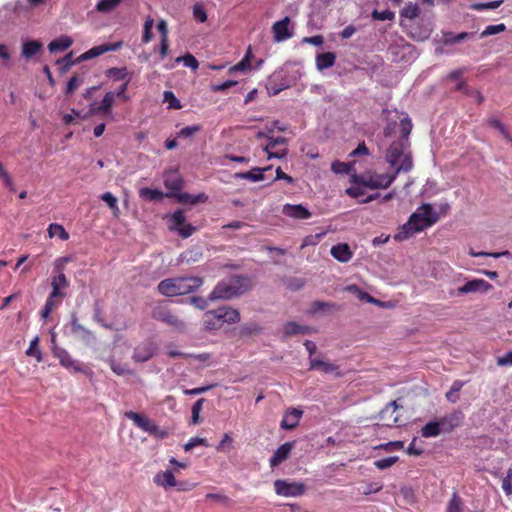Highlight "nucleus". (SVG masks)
Instances as JSON below:
<instances>
[{
	"label": "nucleus",
	"instance_id": "4be33fe9",
	"mask_svg": "<svg viewBox=\"0 0 512 512\" xmlns=\"http://www.w3.org/2000/svg\"><path fill=\"white\" fill-rule=\"evenodd\" d=\"M338 369L339 367L335 364L325 362L314 357L309 358V370H318L324 374L335 372L336 375L339 376L340 373L338 372Z\"/></svg>",
	"mask_w": 512,
	"mask_h": 512
},
{
	"label": "nucleus",
	"instance_id": "774afa93",
	"mask_svg": "<svg viewBox=\"0 0 512 512\" xmlns=\"http://www.w3.org/2000/svg\"><path fill=\"white\" fill-rule=\"evenodd\" d=\"M502 489L507 496L512 495V469H509L507 475L502 479Z\"/></svg>",
	"mask_w": 512,
	"mask_h": 512
},
{
	"label": "nucleus",
	"instance_id": "e2e57ef3",
	"mask_svg": "<svg viewBox=\"0 0 512 512\" xmlns=\"http://www.w3.org/2000/svg\"><path fill=\"white\" fill-rule=\"evenodd\" d=\"M472 35H473L472 33H468V32H462V33H459L458 35H454L453 33H447L444 35V37H445L446 43L455 44V43H459V42L469 38Z\"/></svg>",
	"mask_w": 512,
	"mask_h": 512
},
{
	"label": "nucleus",
	"instance_id": "2f4dec72",
	"mask_svg": "<svg viewBox=\"0 0 512 512\" xmlns=\"http://www.w3.org/2000/svg\"><path fill=\"white\" fill-rule=\"evenodd\" d=\"M62 299L63 298H60V296H53V293L50 292L49 296L46 299L44 307L41 310V317L43 319H47L51 312L61 303Z\"/></svg>",
	"mask_w": 512,
	"mask_h": 512
},
{
	"label": "nucleus",
	"instance_id": "6ab92c4d",
	"mask_svg": "<svg viewBox=\"0 0 512 512\" xmlns=\"http://www.w3.org/2000/svg\"><path fill=\"white\" fill-rule=\"evenodd\" d=\"M293 447L294 442H286L278 447L273 456L270 458V466L274 468L285 461L289 457Z\"/></svg>",
	"mask_w": 512,
	"mask_h": 512
},
{
	"label": "nucleus",
	"instance_id": "412c9836",
	"mask_svg": "<svg viewBox=\"0 0 512 512\" xmlns=\"http://www.w3.org/2000/svg\"><path fill=\"white\" fill-rule=\"evenodd\" d=\"M463 415L461 412H453L438 420L442 432H450L458 427L462 421Z\"/></svg>",
	"mask_w": 512,
	"mask_h": 512
},
{
	"label": "nucleus",
	"instance_id": "cd10ccee",
	"mask_svg": "<svg viewBox=\"0 0 512 512\" xmlns=\"http://www.w3.org/2000/svg\"><path fill=\"white\" fill-rule=\"evenodd\" d=\"M164 184L171 191H179L183 187V180L177 172H170L165 174Z\"/></svg>",
	"mask_w": 512,
	"mask_h": 512
},
{
	"label": "nucleus",
	"instance_id": "f704fd0d",
	"mask_svg": "<svg viewBox=\"0 0 512 512\" xmlns=\"http://www.w3.org/2000/svg\"><path fill=\"white\" fill-rule=\"evenodd\" d=\"M457 91H460L462 93H464L465 95L467 96H472V95H476L477 97V102L479 104H481L483 101H484V97L483 95L481 94L480 91L472 88V87H469L466 83V81L464 80H460L457 85H456V88H455Z\"/></svg>",
	"mask_w": 512,
	"mask_h": 512
},
{
	"label": "nucleus",
	"instance_id": "f03ea898",
	"mask_svg": "<svg viewBox=\"0 0 512 512\" xmlns=\"http://www.w3.org/2000/svg\"><path fill=\"white\" fill-rule=\"evenodd\" d=\"M204 283L198 276L166 278L158 283L157 290L166 297L186 295L197 291Z\"/></svg>",
	"mask_w": 512,
	"mask_h": 512
},
{
	"label": "nucleus",
	"instance_id": "6e6552de",
	"mask_svg": "<svg viewBox=\"0 0 512 512\" xmlns=\"http://www.w3.org/2000/svg\"><path fill=\"white\" fill-rule=\"evenodd\" d=\"M287 144L288 141L285 137H268V143L263 150L267 153L268 159H282L285 158L288 153Z\"/></svg>",
	"mask_w": 512,
	"mask_h": 512
},
{
	"label": "nucleus",
	"instance_id": "8fccbe9b",
	"mask_svg": "<svg viewBox=\"0 0 512 512\" xmlns=\"http://www.w3.org/2000/svg\"><path fill=\"white\" fill-rule=\"evenodd\" d=\"M100 198L109 206V208L113 211L114 215L117 216L119 212L117 198L111 192L103 193L100 196Z\"/></svg>",
	"mask_w": 512,
	"mask_h": 512
},
{
	"label": "nucleus",
	"instance_id": "c85d7f7f",
	"mask_svg": "<svg viewBox=\"0 0 512 512\" xmlns=\"http://www.w3.org/2000/svg\"><path fill=\"white\" fill-rule=\"evenodd\" d=\"M114 100H115L114 92H107L104 95L99 106L95 109V112L97 114H102L105 116L111 114V109H112Z\"/></svg>",
	"mask_w": 512,
	"mask_h": 512
},
{
	"label": "nucleus",
	"instance_id": "39448f33",
	"mask_svg": "<svg viewBox=\"0 0 512 512\" xmlns=\"http://www.w3.org/2000/svg\"><path fill=\"white\" fill-rule=\"evenodd\" d=\"M124 415L127 419L133 421L134 425L139 429L147 432L155 438L165 439L169 435V432L166 429L160 428L153 420L143 414L134 411H127Z\"/></svg>",
	"mask_w": 512,
	"mask_h": 512
},
{
	"label": "nucleus",
	"instance_id": "72a5a7b5",
	"mask_svg": "<svg viewBox=\"0 0 512 512\" xmlns=\"http://www.w3.org/2000/svg\"><path fill=\"white\" fill-rule=\"evenodd\" d=\"M313 331L310 326L300 325L296 322H288L284 327L286 335L309 334Z\"/></svg>",
	"mask_w": 512,
	"mask_h": 512
},
{
	"label": "nucleus",
	"instance_id": "603ef678",
	"mask_svg": "<svg viewBox=\"0 0 512 512\" xmlns=\"http://www.w3.org/2000/svg\"><path fill=\"white\" fill-rule=\"evenodd\" d=\"M176 62H183L184 66L191 68L193 71H196L199 67L197 59L190 53L178 57Z\"/></svg>",
	"mask_w": 512,
	"mask_h": 512
},
{
	"label": "nucleus",
	"instance_id": "7c9ffc66",
	"mask_svg": "<svg viewBox=\"0 0 512 512\" xmlns=\"http://www.w3.org/2000/svg\"><path fill=\"white\" fill-rule=\"evenodd\" d=\"M72 44L73 40L69 36H61L51 41L48 45V49L51 53L64 51L68 49Z\"/></svg>",
	"mask_w": 512,
	"mask_h": 512
},
{
	"label": "nucleus",
	"instance_id": "ddd939ff",
	"mask_svg": "<svg viewBox=\"0 0 512 512\" xmlns=\"http://www.w3.org/2000/svg\"><path fill=\"white\" fill-rule=\"evenodd\" d=\"M290 22V18L286 16L272 25L273 39L275 42H283L293 36V31L289 27Z\"/></svg>",
	"mask_w": 512,
	"mask_h": 512
},
{
	"label": "nucleus",
	"instance_id": "37998d69",
	"mask_svg": "<svg viewBox=\"0 0 512 512\" xmlns=\"http://www.w3.org/2000/svg\"><path fill=\"white\" fill-rule=\"evenodd\" d=\"M106 76L113 79L114 81H126L128 79V71L126 67L122 68H110L106 71Z\"/></svg>",
	"mask_w": 512,
	"mask_h": 512
},
{
	"label": "nucleus",
	"instance_id": "4468645a",
	"mask_svg": "<svg viewBox=\"0 0 512 512\" xmlns=\"http://www.w3.org/2000/svg\"><path fill=\"white\" fill-rule=\"evenodd\" d=\"M398 405L396 401H392L383 408L379 414L382 421L381 425L385 427H392L399 422V415L397 413Z\"/></svg>",
	"mask_w": 512,
	"mask_h": 512
},
{
	"label": "nucleus",
	"instance_id": "2eb2a0df",
	"mask_svg": "<svg viewBox=\"0 0 512 512\" xmlns=\"http://www.w3.org/2000/svg\"><path fill=\"white\" fill-rule=\"evenodd\" d=\"M121 42L116 43H105L98 46H94L79 57V61L89 60L98 57L109 51H117L121 47Z\"/></svg>",
	"mask_w": 512,
	"mask_h": 512
},
{
	"label": "nucleus",
	"instance_id": "20e7f679",
	"mask_svg": "<svg viewBox=\"0 0 512 512\" xmlns=\"http://www.w3.org/2000/svg\"><path fill=\"white\" fill-rule=\"evenodd\" d=\"M253 282L248 276H232L219 282L209 295L210 300L231 299L251 290Z\"/></svg>",
	"mask_w": 512,
	"mask_h": 512
},
{
	"label": "nucleus",
	"instance_id": "bb28decb",
	"mask_svg": "<svg viewBox=\"0 0 512 512\" xmlns=\"http://www.w3.org/2000/svg\"><path fill=\"white\" fill-rule=\"evenodd\" d=\"M271 167L258 168L255 167L248 172L237 173L236 176L241 179H246L251 182L263 181L265 179L264 172L270 170Z\"/></svg>",
	"mask_w": 512,
	"mask_h": 512
},
{
	"label": "nucleus",
	"instance_id": "0e129e2a",
	"mask_svg": "<svg viewBox=\"0 0 512 512\" xmlns=\"http://www.w3.org/2000/svg\"><path fill=\"white\" fill-rule=\"evenodd\" d=\"M83 83V79L79 76H73L69 79L66 85L65 94H72L76 89H78Z\"/></svg>",
	"mask_w": 512,
	"mask_h": 512
},
{
	"label": "nucleus",
	"instance_id": "0eeeda50",
	"mask_svg": "<svg viewBox=\"0 0 512 512\" xmlns=\"http://www.w3.org/2000/svg\"><path fill=\"white\" fill-rule=\"evenodd\" d=\"M52 353L56 357L60 364L74 373H87V369L77 360L73 359L67 350L64 348L54 346Z\"/></svg>",
	"mask_w": 512,
	"mask_h": 512
},
{
	"label": "nucleus",
	"instance_id": "052dcab7",
	"mask_svg": "<svg viewBox=\"0 0 512 512\" xmlns=\"http://www.w3.org/2000/svg\"><path fill=\"white\" fill-rule=\"evenodd\" d=\"M204 401L205 400L203 398H201V399H198L193 404L192 409H191V412H192L191 423L192 424H198L200 422L199 415L203 408Z\"/></svg>",
	"mask_w": 512,
	"mask_h": 512
},
{
	"label": "nucleus",
	"instance_id": "a878e982",
	"mask_svg": "<svg viewBox=\"0 0 512 512\" xmlns=\"http://www.w3.org/2000/svg\"><path fill=\"white\" fill-rule=\"evenodd\" d=\"M336 61V54L333 52H324L316 56V67L319 71L331 68Z\"/></svg>",
	"mask_w": 512,
	"mask_h": 512
},
{
	"label": "nucleus",
	"instance_id": "4d7b16f0",
	"mask_svg": "<svg viewBox=\"0 0 512 512\" xmlns=\"http://www.w3.org/2000/svg\"><path fill=\"white\" fill-rule=\"evenodd\" d=\"M506 30V26L503 23L496 25H488L481 33L480 37H488L490 35L498 34L504 32Z\"/></svg>",
	"mask_w": 512,
	"mask_h": 512
},
{
	"label": "nucleus",
	"instance_id": "c756f323",
	"mask_svg": "<svg viewBox=\"0 0 512 512\" xmlns=\"http://www.w3.org/2000/svg\"><path fill=\"white\" fill-rule=\"evenodd\" d=\"M42 43L37 40L26 41L22 44V55L29 59L42 50Z\"/></svg>",
	"mask_w": 512,
	"mask_h": 512
},
{
	"label": "nucleus",
	"instance_id": "680f3d73",
	"mask_svg": "<svg viewBox=\"0 0 512 512\" xmlns=\"http://www.w3.org/2000/svg\"><path fill=\"white\" fill-rule=\"evenodd\" d=\"M154 20L152 18L146 19L143 26V35L142 42L148 43L152 39V28H153Z\"/></svg>",
	"mask_w": 512,
	"mask_h": 512
},
{
	"label": "nucleus",
	"instance_id": "09e8293b",
	"mask_svg": "<svg viewBox=\"0 0 512 512\" xmlns=\"http://www.w3.org/2000/svg\"><path fill=\"white\" fill-rule=\"evenodd\" d=\"M251 57H252V53H251V49L249 48L248 51L246 52L244 58L240 62H238L237 64L232 66L229 71L237 72V71L247 70L251 66Z\"/></svg>",
	"mask_w": 512,
	"mask_h": 512
},
{
	"label": "nucleus",
	"instance_id": "1a4fd4ad",
	"mask_svg": "<svg viewBox=\"0 0 512 512\" xmlns=\"http://www.w3.org/2000/svg\"><path fill=\"white\" fill-rule=\"evenodd\" d=\"M274 489L278 495L285 497H297L305 493L306 486L303 483L288 482L286 480L278 479L274 482Z\"/></svg>",
	"mask_w": 512,
	"mask_h": 512
},
{
	"label": "nucleus",
	"instance_id": "de8ad7c7",
	"mask_svg": "<svg viewBox=\"0 0 512 512\" xmlns=\"http://www.w3.org/2000/svg\"><path fill=\"white\" fill-rule=\"evenodd\" d=\"M463 511V501L460 496L454 492L452 494L451 499L449 500L446 512H462Z\"/></svg>",
	"mask_w": 512,
	"mask_h": 512
},
{
	"label": "nucleus",
	"instance_id": "f257e3e1",
	"mask_svg": "<svg viewBox=\"0 0 512 512\" xmlns=\"http://www.w3.org/2000/svg\"><path fill=\"white\" fill-rule=\"evenodd\" d=\"M439 220V215L433 210L431 204H423L411 214L406 224L402 226V231L395 235V239L402 241L417 232L431 227Z\"/></svg>",
	"mask_w": 512,
	"mask_h": 512
},
{
	"label": "nucleus",
	"instance_id": "9b49d317",
	"mask_svg": "<svg viewBox=\"0 0 512 512\" xmlns=\"http://www.w3.org/2000/svg\"><path fill=\"white\" fill-rule=\"evenodd\" d=\"M171 222L170 228L176 230L183 238L190 237L196 231L194 226L186 222V216L182 210H177L172 214Z\"/></svg>",
	"mask_w": 512,
	"mask_h": 512
},
{
	"label": "nucleus",
	"instance_id": "4c0bfd02",
	"mask_svg": "<svg viewBox=\"0 0 512 512\" xmlns=\"http://www.w3.org/2000/svg\"><path fill=\"white\" fill-rule=\"evenodd\" d=\"M336 308H337V305L334 303L317 300V301H314L311 303L307 312L310 315H315L320 311H326V310L329 311L331 309H336Z\"/></svg>",
	"mask_w": 512,
	"mask_h": 512
},
{
	"label": "nucleus",
	"instance_id": "79ce46f5",
	"mask_svg": "<svg viewBox=\"0 0 512 512\" xmlns=\"http://www.w3.org/2000/svg\"><path fill=\"white\" fill-rule=\"evenodd\" d=\"M139 196L149 201H157L163 198V193L158 189L144 187L139 190Z\"/></svg>",
	"mask_w": 512,
	"mask_h": 512
},
{
	"label": "nucleus",
	"instance_id": "bf43d9fd",
	"mask_svg": "<svg viewBox=\"0 0 512 512\" xmlns=\"http://www.w3.org/2000/svg\"><path fill=\"white\" fill-rule=\"evenodd\" d=\"M373 20L386 21L393 20L395 18V13L389 9L384 11L374 10L371 14Z\"/></svg>",
	"mask_w": 512,
	"mask_h": 512
},
{
	"label": "nucleus",
	"instance_id": "13d9d810",
	"mask_svg": "<svg viewBox=\"0 0 512 512\" xmlns=\"http://www.w3.org/2000/svg\"><path fill=\"white\" fill-rule=\"evenodd\" d=\"M418 15H419V7L417 4L409 3L401 11V16L408 18V19H414Z\"/></svg>",
	"mask_w": 512,
	"mask_h": 512
},
{
	"label": "nucleus",
	"instance_id": "69168bd1",
	"mask_svg": "<svg viewBox=\"0 0 512 512\" xmlns=\"http://www.w3.org/2000/svg\"><path fill=\"white\" fill-rule=\"evenodd\" d=\"M164 101L168 103L170 109H180L182 107L180 100L171 91L164 92Z\"/></svg>",
	"mask_w": 512,
	"mask_h": 512
},
{
	"label": "nucleus",
	"instance_id": "aec40b11",
	"mask_svg": "<svg viewBox=\"0 0 512 512\" xmlns=\"http://www.w3.org/2000/svg\"><path fill=\"white\" fill-rule=\"evenodd\" d=\"M215 313L216 317L221 318L222 323L232 324L240 321V312L232 307H218Z\"/></svg>",
	"mask_w": 512,
	"mask_h": 512
},
{
	"label": "nucleus",
	"instance_id": "7ed1b4c3",
	"mask_svg": "<svg viewBox=\"0 0 512 512\" xmlns=\"http://www.w3.org/2000/svg\"><path fill=\"white\" fill-rule=\"evenodd\" d=\"M413 168L412 157L406 155L404 157L403 163H400L399 166L395 169L393 174H369V175H359L354 176V182L356 184H360L361 186L370 188V189H385L388 188L397 178L398 174L401 172L407 173Z\"/></svg>",
	"mask_w": 512,
	"mask_h": 512
},
{
	"label": "nucleus",
	"instance_id": "6e6d98bb",
	"mask_svg": "<svg viewBox=\"0 0 512 512\" xmlns=\"http://www.w3.org/2000/svg\"><path fill=\"white\" fill-rule=\"evenodd\" d=\"M398 460H399L398 456H391V457H387V458H383V459L374 461V465L376 468H378L380 470H384V469L392 467L395 463L398 462Z\"/></svg>",
	"mask_w": 512,
	"mask_h": 512
},
{
	"label": "nucleus",
	"instance_id": "a18cd8bd",
	"mask_svg": "<svg viewBox=\"0 0 512 512\" xmlns=\"http://www.w3.org/2000/svg\"><path fill=\"white\" fill-rule=\"evenodd\" d=\"M486 123L490 127L497 129L507 141L512 143V136L510 135L506 127L497 118H488Z\"/></svg>",
	"mask_w": 512,
	"mask_h": 512
},
{
	"label": "nucleus",
	"instance_id": "49530a36",
	"mask_svg": "<svg viewBox=\"0 0 512 512\" xmlns=\"http://www.w3.org/2000/svg\"><path fill=\"white\" fill-rule=\"evenodd\" d=\"M464 384L465 383L461 380H455L450 390L446 393L447 400L456 403L459 400L458 392L462 389Z\"/></svg>",
	"mask_w": 512,
	"mask_h": 512
},
{
	"label": "nucleus",
	"instance_id": "e433bc0d",
	"mask_svg": "<svg viewBox=\"0 0 512 512\" xmlns=\"http://www.w3.org/2000/svg\"><path fill=\"white\" fill-rule=\"evenodd\" d=\"M261 332V327L254 322L245 323L238 329V335L240 337H251Z\"/></svg>",
	"mask_w": 512,
	"mask_h": 512
},
{
	"label": "nucleus",
	"instance_id": "423d86ee",
	"mask_svg": "<svg viewBox=\"0 0 512 512\" xmlns=\"http://www.w3.org/2000/svg\"><path fill=\"white\" fill-rule=\"evenodd\" d=\"M152 318L163 322L169 326H173L178 330H184L185 323L176 314H174L167 306L157 305L152 310Z\"/></svg>",
	"mask_w": 512,
	"mask_h": 512
},
{
	"label": "nucleus",
	"instance_id": "dca6fc26",
	"mask_svg": "<svg viewBox=\"0 0 512 512\" xmlns=\"http://www.w3.org/2000/svg\"><path fill=\"white\" fill-rule=\"evenodd\" d=\"M493 286L484 279H473L458 288L459 294H468L476 292H488Z\"/></svg>",
	"mask_w": 512,
	"mask_h": 512
},
{
	"label": "nucleus",
	"instance_id": "58836bf2",
	"mask_svg": "<svg viewBox=\"0 0 512 512\" xmlns=\"http://www.w3.org/2000/svg\"><path fill=\"white\" fill-rule=\"evenodd\" d=\"M347 290L354 293L361 301H366L368 303H373L380 305V301L372 297L367 292H364L362 289H360L357 285H350L347 287Z\"/></svg>",
	"mask_w": 512,
	"mask_h": 512
},
{
	"label": "nucleus",
	"instance_id": "f3484780",
	"mask_svg": "<svg viewBox=\"0 0 512 512\" xmlns=\"http://www.w3.org/2000/svg\"><path fill=\"white\" fill-rule=\"evenodd\" d=\"M303 415V411L299 408L290 407L288 408L281 420L280 426L285 430H292L298 424Z\"/></svg>",
	"mask_w": 512,
	"mask_h": 512
},
{
	"label": "nucleus",
	"instance_id": "a19ab883",
	"mask_svg": "<svg viewBox=\"0 0 512 512\" xmlns=\"http://www.w3.org/2000/svg\"><path fill=\"white\" fill-rule=\"evenodd\" d=\"M47 231L51 238L58 236L63 241H66L69 239V233L60 224H57V223L50 224Z\"/></svg>",
	"mask_w": 512,
	"mask_h": 512
},
{
	"label": "nucleus",
	"instance_id": "5701e85b",
	"mask_svg": "<svg viewBox=\"0 0 512 512\" xmlns=\"http://www.w3.org/2000/svg\"><path fill=\"white\" fill-rule=\"evenodd\" d=\"M69 284V280L64 273L54 276L51 281L53 296L64 298L66 296L65 290L69 287Z\"/></svg>",
	"mask_w": 512,
	"mask_h": 512
},
{
	"label": "nucleus",
	"instance_id": "c9c22d12",
	"mask_svg": "<svg viewBox=\"0 0 512 512\" xmlns=\"http://www.w3.org/2000/svg\"><path fill=\"white\" fill-rule=\"evenodd\" d=\"M441 432L442 430L438 421L428 422L421 429V435L425 438L437 437Z\"/></svg>",
	"mask_w": 512,
	"mask_h": 512
},
{
	"label": "nucleus",
	"instance_id": "5fc2aeb1",
	"mask_svg": "<svg viewBox=\"0 0 512 512\" xmlns=\"http://www.w3.org/2000/svg\"><path fill=\"white\" fill-rule=\"evenodd\" d=\"M400 130L401 138L399 140H404L405 143H408V137L412 130V123L409 118H404L400 121Z\"/></svg>",
	"mask_w": 512,
	"mask_h": 512
},
{
	"label": "nucleus",
	"instance_id": "b1692460",
	"mask_svg": "<svg viewBox=\"0 0 512 512\" xmlns=\"http://www.w3.org/2000/svg\"><path fill=\"white\" fill-rule=\"evenodd\" d=\"M283 213L294 219H308L311 217L310 211L302 205L286 204L283 207Z\"/></svg>",
	"mask_w": 512,
	"mask_h": 512
},
{
	"label": "nucleus",
	"instance_id": "c03bdc74",
	"mask_svg": "<svg viewBox=\"0 0 512 512\" xmlns=\"http://www.w3.org/2000/svg\"><path fill=\"white\" fill-rule=\"evenodd\" d=\"M354 169V162L335 161L331 165V170L336 174H349Z\"/></svg>",
	"mask_w": 512,
	"mask_h": 512
},
{
	"label": "nucleus",
	"instance_id": "3c124183",
	"mask_svg": "<svg viewBox=\"0 0 512 512\" xmlns=\"http://www.w3.org/2000/svg\"><path fill=\"white\" fill-rule=\"evenodd\" d=\"M120 2L121 0H101L97 3L96 9L99 12H110L115 9Z\"/></svg>",
	"mask_w": 512,
	"mask_h": 512
},
{
	"label": "nucleus",
	"instance_id": "473e14b6",
	"mask_svg": "<svg viewBox=\"0 0 512 512\" xmlns=\"http://www.w3.org/2000/svg\"><path fill=\"white\" fill-rule=\"evenodd\" d=\"M204 326L208 330L220 329L223 325L221 318L216 317L215 309L207 311L203 317Z\"/></svg>",
	"mask_w": 512,
	"mask_h": 512
},
{
	"label": "nucleus",
	"instance_id": "393cba45",
	"mask_svg": "<svg viewBox=\"0 0 512 512\" xmlns=\"http://www.w3.org/2000/svg\"><path fill=\"white\" fill-rule=\"evenodd\" d=\"M153 481L156 485L162 486L165 489L176 486V479L171 470L157 473Z\"/></svg>",
	"mask_w": 512,
	"mask_h": 512
},
{
	"label": "nucleus",
	"instance_id": "9d476101",
	"mask_svg": "<svg viewBox=\"0 0 512 512\" xmlns=\"http://www.w3.org/2000/svg\"><path fill=\"white\" fill-rule=\"evenodd\" d=\"M408 143H405L404 140H396L391 143L386 153L387 162L394 167L395 169L399 166V162L403 163L404 157L409 155L411 157V153H405V149Z\"/></svg>",
	"mask_w": 512,
	"mask_h": 512
},
{
	"label": "nucleus",
	"instance_id": "338daca9",
	"mask_svg": "<svg viewBox=\"0 0 512 512\" xmlns=\"http://www.w3.org/2000/svg\"><path fill=\"white\" fill-rule=\"evenodd\" d=\"M26 354L28 356H33L37 359V361L42 360V354L41 351L38 349V338L36 337L30 342L29 348L26 351Z\"/></svg>",
	"mask_w": 512,
	"mask_h": 512
},
{
	"label": "nucleus",
	"instance_id": "ea45409f",
	"mask_svg": "<svg viewBox=\"0 0 512 512\" xmlns=\"http://www.w3.org/2000/svg\"><path fill=\"white\" fill-rule=\"evenodd\" d=\"M107 362L111 370L119 376L131 375L133 373L126 364L119 363L114 358H109Z\"/></svg>",
	"mask_w": 512,
	"mask_h": 512
},
{
	"label": "nucleus",
	"instance_id": "a211bd4d",
	"mask_svg": "<svg viewBox=\"0 0 512 512\" xmlns=\"http://www.w3.org/2000/svg\"><path fill=\"white\" fill-rule=\"evenodd\" d=\"M333 258L342 263L349 262L353 257V252L347 243H338L333 245L330 250Z\"/></svg>",
	"mask_w": 512,
	"mask_h": 512
},
{
	"label": "nucleus",
	"instance_id": "864d4df0",
	"mask_svg": "<svg viewBox=\"0 0 512 512\" xmlns=\"http://www.w3.org/2000/svg\"><path fill=\"white\" fill-rule=\"evenodd\" d=\"M74 63L75 61H73L72 59V52L65 55L62 59L56 61L57 65H61L59 67V71L61 74H65L66 72H68Z\"/></svg>",
	"mask_w": 512,
	"mask_h": 512
},
{
	"label": "nucleus",
	"instance_id": "f8f14e48",
	"mask_svg": "<svg viewBox=\"0 0 512 512\" xmlns=\"http://www.w3.org/2000/svg\"><path fill=\"white\" fill-rule=\"evenodd\" d=\"M155 352L156 344L152 340H146L135 347L132 359L139 363L146 362L155 355Z\"/></svg>",
	"mask_w": 512,
	"mask_h": 512
}]
</instances>
